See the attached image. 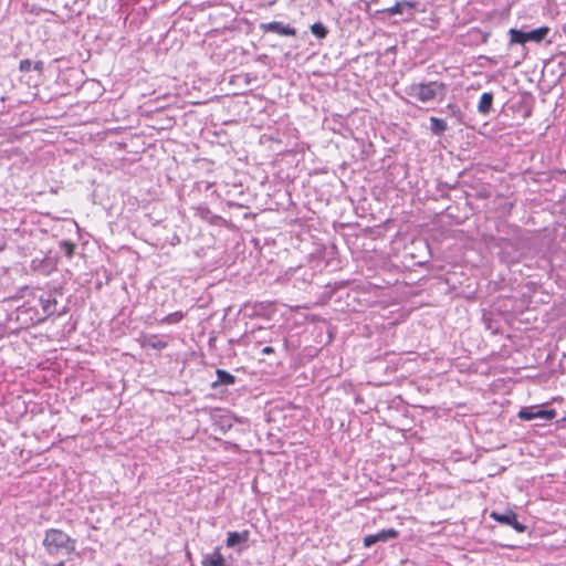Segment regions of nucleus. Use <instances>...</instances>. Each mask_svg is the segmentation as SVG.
Instances as JSON below:
<instances>
[{"mask_svg":"<svg viewBox=\"0 0 566 566\" xmlns=\"http://www.w3.org/2000/svg\"><path fill=\"white\" fill-rule=\"evenodd\" d=\"M274 353V348L272 346H265L262 348V354L264 355H271Z\"/></svg>","mask_w":566,"mask_h":566,"instance_id":"5701e85b","label":"nucleus"},{"mask_svg":"<svg viewBox=\"0 0 566 566\" xmlns=\"http://www.w3.org/2000/svg\"><path fill=\"white\" fill-rule=\"evenodd\" d=\"M138 342L143 348L161 350L168 346L166 337L157 334H142Z\"/></svg>","mask_w":566,"mask_h":566,"instance_id":"39448f33","label":"nucleus"},{"mask_svg":"<svg viewBox=\"0 0 566 566\" xmlns=\"http://www.w3.org/2000/svg\"><path fill=\"white\" fill-rule=\"evenodd\" d=\"M446 93L447 85L439 81L411 83L406 87V94L422 104L441 102Z\"/></svg>","mask_w":566,"mask_h":566,"instance_id":"f257e3e1","label":"nucleus"},{"mask_svg":"<svg viewBox=\"0 0 566 566\" xmlns=\"http://www.w3.org/2000/svg\"><path fill=\"white\" fill-rule=\"evenodd\" d=\"M261 30L264 32H273L284 36H296L297 32L295 28L290 25H283L279 21H273L269 23H262Z\"/></svg>","mask_w":566,"mask_h":566,"instance_id":"0eeeda50","label":"nucleus"},{"mask_svg":"<svg viewBox=\"0 0 566 566\" xmlns=\"http://www.w3.org/2000/svg\"><path fill=\"white\" fill-rule=\"evenodd\" d=\"M447 107H448V109H450L452 112L453 115L461 117L462 114H461L460 109L457 108L454 105L449 104Z\"/></svg>","mask_w":566,"mask_h":566,"instance_id":"4be33fe9","label":"nucleus"},{"mask_svg":"<svg viewBox=\"0 0 566 566\" xmlns=\"http://www.w3.org/2000/svg\"><path fill=\"white\" fill-rule=\"evenodd\" d=\"M447 128L448 125L443 119L434 116L430 117V129L433 135L440 136L447 130Z\"/></svg>","mask_w":566,"mask_h":566,"instance_id":"4468645a","label":"nucleus"},{"mask_svg":"<svg viewBox=\"0 0 566 566\" xmlns=\"http://www.w3.org/2000/svg\"><path fill=\"white\" fill-rule=\"evenodd\" d=\"M184 317H185L184 313L178 311V312L170 313L167 316H165L164 318H161L160 323L161 324H177L180 321H182Z\"/></svg>","mask_w":566,"mask_h":566,"instance_id":"a211bd4d","label":"nucleus"},{"mask_svg":"<svg viewBox=\"0 0 566 566\" xmlns=\"http://www.w3.org/2000/svg\"><path fill=\"white\" fill-rule=\"evenodd\" d=\"M417 3L411 1L397 2L395 6L387 9V12L390 15L394 14H402L408 13L410 19L413 18V9H416Z\"/></svg>","mask_w":566,"mask_h":566,"instance_id":"1a4fd4ad","label":"nucleus"},{"mask_svg":"<svg viewBox=\"0 0 566 566\" xmlns=\"http://www.w3.org/2000/svg\"><path fill=\"white\" fill-rule=\"evenodd\" d=\"M549 30L551 29L547 25H544V27L534 29L532 31L525 32L526 42H528V41H533L536 43L542 42L549 33Z\"/></svg>","mask_w":566,"mask_h":566,"instance_id":"f8f14e48","label":"nucleus"},{"mask_svg":"<svg viewBox=\"0 0 566 566\" xmlns=\"http://www.w3.org/2000/svg\"><path fill=\"white\" fill-rule=\"evenodd\" d=\"M39 305L42 311V316L39 319L42 321L56 312L57 302L51 294H45L39 297Z\"/></svg>","mask_w":566,"mask_h":566,"instance_id":"6e6552de","label":"nucleus"},{"mask_svg":"<svg viewBox=\"0 0 566 566\" xmlns=\"http://www.w3.org/2000/svg\"><path fill=\"white\" fill-rule=\"evenodd\" d=\"M556 415L557 413H556L555 409L541 410L537 407H524L517 413L520 419L526 420V421H530V420H533L536 418H542V419L549 421V420H553L556 417Z\"/></svg>","mask_w":566,"mask_h":566,"instance_id":"20e7f679","label":"nucleus"},{"mask_svg":"<svg viewBox=\"0 0 566 566\" xmlns=\"http://www.w3.org/2000/svg\"><path fill=\"white\" fill-rule=\"evenodd\" d=\"M202 566H223L226 558L221 553V548L218 546L214 548L212 554L203 556L201 560Z\"/></svg>","mask_w":566,"mask_h":566,"instance_id":"9d476101","label":"nucleus"},{"mask_svg":"<svg viewBox=\"0 0 566 566\" xmlns=\"http://www.w3.org/2000/svg\"><path fill=\"white\" fill-rule=\"evenodd\" d=\"M509 35H510V44H525L526 43L525 32H523L521 30L510 29Z\"/></svg>","mask_w":566,"mask_h":566,"instance_id":"2eb2a0df","label":"nucleus"},{"mask_svg":"<svg viewBox=\"0 0 566 566\" xmlns=\"http://www.w3.org/2000/svg\"><path fill=\"white\" fill-rule=\"evenodd\" d=\"M399 536V532L395 528L382 530L377 534H368L364 537V546L366 548L373 546L378 542H387L391 538H397Z\"/></svg>","mask_w":566,"mask_h":566,"instance_id":"423d86ee","label":"nucleus"},{"mask_svg":"<svg viewBox=\"0 0 566 566\" xmlns=\"http://www.w3.org/2000/svg\"><path fill=\"white\" fill-rule=\"evenodd\" d=\"M33 63L29 59L21 60L19 63V70L22 73H28L32 70Z\"/></svg>","mask_w":566,"mask_h":566,"instance_id":"6ab92c4d","label":"nucleus"},{"mask_svg":"<svg viewBox=\"0 0 566 566\" xmlns=\"http://www.w3.org/2000/svg\"><path fill=\"white\" fill-rule=\"evenodd\" d=\"M62 247H63V249H64V251H65V254H66L69 258H71V256L73 255V253H74V249H75L74 243L69 242V241H64V242L62 243Z\"/></svg>","mask_w":566,"mask_h":566,"instance_id":"aec40b11","label":"nucleus"},{"mask_svg":"<svg viewBox=\"0 0 566 566\" xmlns=\"http://www.w3.org/2000/svg\"><path fill=\"white\" fill-rule=\"evenodd\" d=\"M43 546L50 554L61 549H64L66 553H74L76 541L60 528H49L44 534Z\"/></svg>","mask_w":566,"mask_h":566,"instance_id":"f03ea898","label":"nucleus"},{"mask_svg":"<svg viewBox=\"0 0 566 566\" xmlns=\"http://www.w3.org/2000/svg\"><path fill=\"white\" fill-rule=\"evenodd\" d=\"M563 31L566 34V21H565V24L563 25Z\"/></svg>","mask_w":566,"mask_h":566,"instance_id":"b1692460","label":"nucleus"},{"mask_svg":"<svg viewBox=\"0 0 566 566\" xmlns=\"http://www.w3.org/2000/svg\"><path fill=\"white\" fill-rule=\"evenodd\" d=\"M250 536V532L248 530H244L242 532H229L226 541V545L228 547H234L235 545L240 543L248 542Z\"/></svg>","mask_w":566,"mask_h":566,"instance_id":"9b49d317","label":"nucleus"},{"mask_svg":"<svg viewBox=\"0 0 566 566\" xmlns=\"http://www.w3.org/2000/svg\"><path fill=\"white\" fill-rule=\"evenodd\" d=\"M490 517L500 524L510 525L518 533H524L526 530V526L517 521V514L513 510H507L505 513L492 511Z\"/></svg>","mask_w":566,"mask_h":566,"instance_id":"7ed1b4c3","label":"nucleus"},{"mask_svg":"<svg viewBox=\"0 0 566 566\" xmlns=\"http://www.w3.org/2000/svg\"><path fill=\"white\" fill-rule=\"evenodd\" d=\"M32 69L38 71L39 73H42L43 69H44V64L42 61H36L35 63H33Z\"/></svg>","mask_w":566,"mask_h":566,"instance_id":"412c9836","label":"nucleus"},{"mask_svg":"<svg viewBox=\"0 0 566 566\" xmlns=\"http://www.w3.org/2000/svg\"><path fill=\"white\" fill-rule=\"evenodd\" d=\"M493 104V94L490 92H485L481 95L479 104H478V111L479 113L486 115L491 112Z\"/></svg>","mask_w":566,"mask_h":566,"instance_id":"ddd939ff","label":"nucleus"},{"mask_svg":"<svg viewBox=\"0 0 566 566\" xmlns=\"http://www.w3.org/2000/svg\"><path fill=\"white\" fill-rule=\"evenodd\" d=\"M216 374L219 384L233 385L235 382V377L223 369H217Z\"/></svg>","mask_w":566,"mask_h":566,"instance_id":"dca6fc26","label":"nucleus"},{"mask_svg":"<svg viewBox=\"0 0 566 566\" xmlns=\"http://www.w3.org/2000/svg\"><path fill=\"white\" fill-rule=\"evenodd\" d=\"M311 31L317 39H324L328 33L326 27L322 22H316L312 24Z\"/></svg>","mask_w":566,"mask_h":566,"instance_id":"f3484780","label":"nucleus"}]
</instances>
